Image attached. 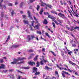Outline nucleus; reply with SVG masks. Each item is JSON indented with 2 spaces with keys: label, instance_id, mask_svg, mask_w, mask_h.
Masks as SVG:
<instances>
[{
  "label": "nucleus",
  "instance_id": "41",
  "mask_svg": "<svg viewBox=\"0 0 79 79\" xmlns=\"http://www.w3.org/2000/svg\"><path fill=\"white\" fill-rule=\"evenodd\" d=\"M74 29H78V30H79V27H75V28H74Z\"/></svg>",
  "mask_w": 79,
  "mask_h": 79
},
{
  "label": "nucleus",
  "instance_id": "17",
  "mask_svg": "<svg viewBox=\"0 0 79 79\" xmlns=\"http://www.w3.org/2000/svg\"><path fill=\"white\" fill-rule=\"evenodd\" d=\"M19 46L18 45H13L11 48H17V47H18Z\"/></svg>",
  "mask_w": 79,
  "mask_h": 79
},
{
  "label": "nucleus",
  "instance_id": "51",
  "mask_svg": "<svg viewBox=\"0 0 79 79\" xmlns=\"http://www.w3.org/2000/svg\"><path fill=\"white\" fill-rule=\"evenodd\" d=\"M48 65L49 66H53V64H49Z\"/></svg>",
  "mask_w": 79,
  "mask_h": 79
},
{
  "label": "nucleus",
  "instance_id": "59",
  "mask_svg": "<svg viewBox=\"0 0 79 79\" xmlns=\"http://www.w3.org/2000/svg\"><path fill=\"white\" fill-rule=\"evenodd\" d=\"M55 74H58V73L57 71H56Z\"/></svg>",
  "mask_w": 79,
  "mask_h": 79
},
{
  "label": "nucleus",
  "instance_id": "49",
  "mask_svg": "<svg viewBox=\"0 0 79 79\" xmlns=\"http://www.w3.org/2000/svg\"><path fill=\"white\" fill-rule=\"evenodd\" d=\"M1 15L2 17H3V12H2Z\"/></svg>",
  "mask_w": 79,
  "mask_h": 79
},
{
  "label": "nucleus",
  "instance_id": "56",
  "mask_svg": "<svg viewBox=\"0 0 79 79\" xmlns=\"http://www.w3.org/2000/svg\"><path fill=\"white\" fill-rule=\"evenodd\" d=\"M1 4V2H0V6L1 7V8H2L3 6H2Z\"/></svg>",
  "mask_w": 79,
  "mask_h": 79
},
{
  "label": "nucleus",
  "instance_id": "31",
  "mask_svg": "<svg viewBox=\"0 0 79 79\" xmlns=\"http://www.w3.org/2000/svg\"><path fill=\"white\" fill-rule=\"evenodd\" d=\"M50 52L52 53V54H53V55H54L55 56H56V54H55V53H54L53 51H50Z\"/></svg>",
  "mask_w": 79,
  "mask_h": 79
},
{
  "label": "nucleus",
  "instance_id": "40",
  "mask_svg": "<svg viewBox=\"0 0 79 79\" xmlns=\"http://www.w3.org/2000/svg\"><path fill=\"white\" fill-rule=\"evenodd\" d=\"M3 59H0V63H3Z\"/></svg>",
  "mask_w": 79,
  "mask_h": 79
},
{
  "label": "nucleus",
  "instance_id": "8",
  "mask_svg": "<svg viewBox=\"0 0 79 79\" xmlns=\"http://www.w3.org/2000/svg\"><path fill=\"white\" fill-rule=\"evenodd\" d=\"M45 5H46V6L49 7L50 8H52V6L49 5L48 4L46 5V4L45 3H42L41 4V6H44Z\"/></svg>",
  "mask_w": 79,
  "mask_h": 79
},
{
  "label": "nucleus",
  "instance_id": "58",
  "mask_svg": "<svg viewBox=\"0 0 79 79\" xmlns=\"http://www.w3.org/2000/svg\"><path fill=\"white\" fill-rule=\"evenodd\" d=\"M34 54H30V56H34Z\"/></svg>",
  "mask_w": 79,
  "mask_h": 79
},
{
  "label": "nucleus",
  "instance_id": "30",
  "mask_svg": "<svg viewBox=\"0 0 79 79\" xmlns=\"http://www.w3.org/2000/svg\"><path fill=\"white\" fill-rule=\"evenodd\" d=\"M39 8H40V6L39 5H38L36 7V9L37 11H39Z\"/></svg>",
  "mask_w": 79,
  "mask_h": 79
},
{
  "label": "nucleus",
  "instance_id": "44",
  "mask_svg": "<svg viewBox=\"0 0 79 79\" xmlns=\"http://www.w3.org/2000/svg\"><path fill=\"white\" fill-rule=\"evenodd\" d=\"M23 69H29V67H23Z\"/></svg>",
  "mask_w": 79,
  "mask_h": 79
},
{
  "label": "nucleus",
  "instance_id": "25",
  "mask_svg": "<svg viewBox=\"0 0 79 79\" xmlns=\"http://www.w3.org/2000/svg\"><path fill=\"white\" fill-rule=\"evenodd\" d=\"M23 5H24V3L21 2L20 5V7H23Z\"/></svg>",
  "mask_w": 79,
  "mask_h": 79
},
{
  "label": "nucleus",
  "instance_id": "64",
  "mask_svg": "<svg viewBox=\"0 0 79 79\" xmlns=\"http://www.w3.org/2000/svg\"><path fill=\"white\" fill-rule=\"evenodd\" d=\"M20 12L21 14H23V11H20Z\"/></svg>",
  "mask_w": 79,
  "mask_h": 79
},
{
  "label": "nucleus",
  "instance_id": "21",
  "mask_svg": "<svg viewBox=\"0 0 79 79\" xmlns=\"http://www.w3.org/2000/svg\"><path fill=\"white\" fill-rule=\"evenodd\" d=\"M45 35H46V36H47L48 37H49V39H50L51 38V36H49V35L47 32L45 33Z\"/></svg>",
  "mask_w": 79,
  "mask_h": 79
},
{
  "label": "nucleus",
  "instance_id": "46",
  "mask_svg": "<svg viewBox=\"0 0 79 79\" xmlns=\"http://www.w3.org/2000/svg\"><path fill=\"white\" fill-rule=\"evenodd\" d=\"M71 6H70V7L71 8V9H72V11H73L74 10H73V5H71Z\"/></svg>",
  "mask_w": 79,
  "mask_h": 79
},
{
  "label": "nucleus",
  "instance_id": "43",
  "mask_svg": "<svg viewBox=\"0 0 79 79\" xmlns=\"http://www.w3.org/2000/svg\"><path fill=\"white\" fill-rule=\"evenodd\" d=\"M8 5H9V6H12V5H13V4H12L11 3H8Z\"/></svg>",
  "mask_w": 79,
  "mask_h": 79
},
{
  "label": "nucleus",
  "instance_id": "36",
  "mask_svg": "<svg viewBox=\"0 0 79 79\" xmlns=\"http://www.w3.org/2000/svg\"><path fill=\"white\" fill-rule=\"evenodd\" d=\"M73 13H74V14H75V15L76 16V17H77L78 16V15L77 14V13H75V12H74V11H73Z\"/></svg>",
  "mask_w": 79,
  "mask_h": 79
},
{
  "label": "nucleus",
  "instance_id": "47",
  "mask_svg": "<svg viewBox=\"0 0 79 79\" xmlns=\"http://www.w3.org/2000/svg\"><path fill=\"white\" fill-rule=\"evenodd\" d=\"M35 0H30V3H32V2H34V1H35Z\"/></svg>",
  "mask_w": 79,
  "mask_h": 79
},
{
  "label": "nucleus",
  "instance_id": "4",
  "mask_svg": "<svg viewBox=\"0 0 79 79\" xmlns=\"http://www.w3.org/2000/svg\"><path fill=\"white\" fill-rule=\"evenodd\" d=\"M34 37V35H30L31 38H30V35H28L27 36V41L28 42H29V40H31V39H33Z\"/></svg>",
  "mask_w": 79,
  "mask_h": 79
},
{
  "label": "nucleus",
  "instance_id": "1",
  "mask_svg": "<svg viewBox=\"0 0 79 79\" xmlns=\"http://www.w3.org/2000/svg\"><path fill=\"white\" fill-rule=\"evenodd\" d=\"M26 59V58L25 57H18V59H15L14 61L12 62H11V64H21V63H24V61H21L20 62H17L18 61H19V60H20V61H21V60H25Z\"/></svg>",
  "mask_w": 79,
  "mask_h": 79
},
{
  "label": "nucleus",
  "instance_id": "12",
  "mask_svg": "<svg viewBox=\"0 0 79 79\" xmlns=\"http://www.w3.org/2000/svg\"><path fill=\"white\" fill-rule=\"evenodd\" d=\"M51 13L53 14H55L56 15H58V14L56 12V11H55L52 10L51 11Z\"/></svg>",
  "mask_w": 79,
  "mask_h": 79
},
{
  "label": "nucleus",
  "instance_id": "26",
  "mask_svg": "<svg viewBox=\"0 0 79 79\" xmlns=\"http://www.w3.org/2000/svg\"><path fill=\"white\" fill-rule=\"evenodd\" d=\"M34 18L35 19V20L36 21V23H38V21H37V19L36 18H35V16H34Z\"/></svg>",
  "mask_w": 79,
  "mask_h": 79
},
{
  "label": "nucleus",
  "instance_id": "6",
  "mask_svg": "<svg viewBox=\"0 0 79 79\" xmlns=\"http://www.w3.org/2000/svg\"><path fill=\"white\" fill-rule=\"evenodd\" d=\"M27 13L28 14V16L29 17V18H30V19H33V18L32 17V16H31V12L30 11L28 10Z\"/></svg>",
  "mask_w": 79,
  "mask_h": 79
},
{
  "label": "nucleus",
  "instance_id": "10",
  "mask_svg": "<svg viewBox=\"0 0 79 79\" xmlns=\"http://www.w3.org/2000/svg\"><path fill=\"white\" fill-rule=\"evenodd\" d=\"M44 14L45 15H47L48 18H49L50 19L52 18V17L50 16V15H49V13L48 12H44Z\"/></svg>",
  "mask_w": 79,
  "mask_h": 79
},
{
  "label": "nucleus",
  "instance_id": "15",
  "mask_svg": "<svg viewBox=\"0 0 79 79\" xmlns=\"http://www.w3.org/2000/svg\"><path fill=\"white\" fill-rule=\"evenodd\" d=\"M43 23L44 24H47L48 23V22H47V20L45 19H44L43 22Z\"/></svg>",
  "mask_w": 79,
  "mask_h": 79
},
{
  "label": "nucleus",
  "instance_id": "20",
  "mask_svg": "<svg viewBox=\"0 0 79 79\" xmlns=\"http://www.w3.org/2000/svg\"><path fill=\"white\" fill-rule=\"evenodd\" d=\"M1 68L2 69H4V68H5V65L3 64H1Z\"/></svg>",
  "mask_w": 79,
  "mask_h": 79
},
{
  "label": "nucleus",
  "instance_id": "28",
  "mask_svg": "<svg viewBox=\"0 0 79 79\" xmlns=\"http://www.w3.org/2000/svg\"><path fill=\"white\" fill-rule=\"evenodd\" d=\"M58 21L60 23H62V22H63V20L60 19H58Z\"/></svg>",
  "mask_w": 79,
  "mask_h": 79
},
{
  "label": "nucleus",
  "instance_id": "48",
  "mask_svg": "<svg viewBox=\"0 0 79 79\" xmlns=\"http://www.w3.org/2000/svg\"><path fill=\"white\" fill-rule=\"evenodd\" d=\"M51 79V78H50V77H46L45 78V79Z\"/></svg>",
  "mask_w": 79,
  "mask_h": 79
},
{
  "label": "nucleus",
  "instance_id": "63",
  "mask_svg": "<svg viewBox=\"0 0 79 79\" xmlns=\"http://www.w3.org/2000/svg\"><path fill=\"white\" fill-rule=\"evenodd\" d=\"M36 64L37 65H39V62H37Z\"/></svg>",
  "mask_w": 79,
  "mask_h": 79
},
{
  "label": "nucleus",
  "instance_id": "34",
  "mask_svg": "<svg viewBox=\"0 0 79 79\" xmlns=\"http://www.w3.org/2000/svg\"><path fill=\"white\" fill-rule=\"evenodd\" d=\"M37 34H42V32H41L40 31H37Z\"/></svg>",
  "mask_w": 79,
  "mask_h": 79
},
{
  "label": "nucleus",
  "instance_id": "52",
  "mask_svg": "<svg viewBox=\"0 0 79 79\" xmlns=\"http://www.w3.org/2000/svg\"><path fill=\"white\" fill-rule=\"evenodd\" d=\"M62 76L63 77H65V75H64V73H62Z\"/></svg>",
  "mask_w": 79,
  "mask_h": 79
},
{
  "label": "nucleus",
  "instance_id": "39",
  "mask_svg": "<svg viewBox=\"0 0 79 79\" xmlns=\"http://www.w3.org/2000/svg\"><path fill=\"white\" fill-rule=\"evenodd\" d=\"M62 73H64V74H68V73L65 71H63Z\"/></svg>",
  "mask_w": 79,
  "mask_h": 79
},
{
  "label": "nucleus",
  "instance_id": "9",
  "mask_svg": "<svg viewBox=\"0 0 79 79\" xmlns=\"http://www.w3.org/2000/svg\"><path fill=\"white\" fill-rule=\"evenodd\" d=\"M28 63L31 66H33V65L35 64V63L34 62V61H29L28 62Z\"/></svg>",
  "mask_w": 79,
  "mask_h": 79
},
{
  "label": "nucleus",
  "instance_id": "62",
  "mask_svg": "<svg viewBox=\"0 0 79 79\" xmlns=\"http://www.w3.org/2000/svg\"><path fill=\"white\" fill-rule=\"evenodd\" d=\"M36 39L37 40H39V38H38V36H36Z\"/></svg>",
  "mask_w": 79,
  "mask_h": 79
},
{
  "label": "nucleus",
  "instance_id": "55",
  "mask_svg": "<svg viewBox=\"0 0 79 79\" xmlns=\"http://www.w3.org/2000/svg\"><path fill=\"white\" fill-rule=\"evenodd\" d=\"M42 51H43V52H45V48H43L42 49Z\"/></svg>",
  "mask_w": 79,
  "mask_h": 79
},
{
  "label": "nucleus",
  "instance_id": "3",
  "mask_svg": "<svg viewBox=\"0 0 79 79\" xmlns=\"http://www.w3.org/2000/svg\"><path fill=\"white\" fill-rule=\"evenodd\" d=\"M33 73H36L35 74V75H38L39 74H40V72H37V69L35 67H34L33 68Z\"/></svg>",
  "mask_w": 79,
  "mask_h": 79
},
{
  "label": "nucleus",
  "instance_id": "5",
  "mask_svg": "<svg viewBox=\"0 0 79 79\" xmlns=\"http://www.w3.org/2000/svg\"><path fill=\"white\" fill-rule=\"evenodd\" d=\"M58 16L63 19L65 18H66L65 16H64V15L63 14H61V13H60L58 14Z\"/></svg>",
  "mask_w": 79,
  "mask_h": 79
},
{
  "label": "nucleus",
  "instance_id": "24",
  "mask_svg": "<svg viewBox=\"0 0 79 79\" xmlns=\"http://www.w3.org/2000/svg\"><path fill=\"white\" fill-rule=\"evenodd\" d=\"M43 11H44L43 9H41L40 12V15H42V13H43Z\"/></svg>",
  "mask_w": 79,
  "mask_h": 79
},
{
  "label": "nucleus",
  "instance_id": "57",
  "mask_svg": "<svg viewBox=\"0 0 79 79\" xmlns=\"http://www.w3.org/2000/svg\"><path fill=\"white\" fill-rule=\"evenodd\" d=\"M14 70L13 69H12L10 70V72H12V71H13Z\"/></svg>",
  "mask_w": 79,
  "mask_h": 79
},
{
  "label": "nucleus",
  "instance_id": "38",
  "mask_svg": "<svg viewBox=\"0 0 79 79\" xmlns=\"http://www.w3.org/2000/svg\"><path fill=\"white\" fill-rule=\"evenodd\" d=\"M17 71L19 73H21V74L23 73V72H21V71H20L18 70H17Z\"/></svg>",
  "mask_w": 79,
  "mask_h": 79
},
{
  "label": "nucleus",
  "instance_id": "7",
  "mask_svg": "<svg viewBox=\"0 0 79 79\" xmlns=\"http://www.w3.org/2000/svg\"><path fill=\"white\" fill-rule=\"evenodd\" d=\"M47 60H45L44 59H43V60L40 61V63L41 64L43 65L44 64H45V63H46V62H47Z\"/></svg>",
  "mask_w": 79,
  "mask_h": 79
},
{
  "label": "nucleus",
  "instance_id": "54",
  "mask_svg": "<svg viewBox=\"0 0 79 79\" xmlns=\"http://www.w3.org/2000/svg\"><path fill=\"white\" fill-rule=\"evenodd\" d=\"M29 26H30V28H31V31H32L33 29H32V27H31V26L30 25Z\"/></svg>",
  "mask_w": 79,
  "mask_h": 79
},
{
  "label": "nucleus",
  "instance_id": "53",
  "mask_svg": "<svg viewBox=\"0 0 79 79\" xmlns=\"http://www.w3.org/2000/svg\"><path fill=\"white\" fill-rule=\"evenodd\" d=\"M52 79H56V78L55 77H52Z\"/></svg>",
  "mask_w": 79,
  "mask_h": 79
},
{
  "label": "nucleus",
  "instance_id": "29",
  "mask_svg": "<svg viewBox=\"0 0 79 79\" xmlns=\"http://www.w3.org/2000/svg\"><path fill=\"white\" fill-rule=\"evenodd\" d=\"M51 19H52V20L53 21H55V17H51Z\"/></svg>",
  "mask_w": 79,
  "mask_h": 79
},
{
  "label": "nucleus",
  "instance_id": "2",
  "mask_svg": "<svg viewBox=\"0 0 79 79\" xmlns=\"http://www.w3.org/2000/svg\"><path fill=\"white\" fill-rule=\"evenodd\" d=\"M35 23V21H33L31 22V25L32 26H33V27H34V28L35 29H37L38 30H39V26H40V23H38L37 25H36L35 26V27H34V24Z\"/></svg>",
  "mask_w": 79,
  "mask_h": 79
},
{
  "label": "nucleus",
  "instance_id": "45",
  "mask_svg": "<svg viewBox=\"0 0 79 79\" xmlns=\"http://www.w3.org/2000/svg\"><path fill=\"white\" fill-rule=\"evenodd\" d=\"M28 52H34V50H30L28 51Z\"/></svg>",
  "mask_w": 79,
  "mask_h": 79
},
{
  "label": "nucleus",
  "instance_id": "13",
  "mask_svg": "<svg viewBox=\"0 0 79 79\" xmlns=\"http://www.w3.org/2000/svg\"><path fill=\"white\" fill-rule=\"evenodd\" d=\"M69 63L70 64H72L73 66H74V65H76V66H77V65H76V64H75L74 63L72 62V61H69Z\"/></svg>",
  "mask_w": 79,
  "mask_h": 79
},
{
  "label": "nucleus",
  "instance_id": "11",
  "mask_svg": "<svg viewBox=\"0 0 79 79\" xmlns=\"http://www.w3.org/2000/svg\"><path fill=\"white\" fill-rule=\"evenodd\" d=\"M66 50H67L68 53V54H69V55H71V54L72 53V51H69V50H68V48H65Z\"/></svg>",
  "mask_w": 79,
  "mask_h": 79
},
{
  "label": "nucleus",
  "instance_id": "18",
  "mask_svg": "<svg viewBox=\"0 0 79 79\" xmlns=\"http://www.w3.org/2000/svg\"><path fill=\"white\" fill-rule=\"evenodd\" d=\"M23 23H25V24H29V23L28 22V21L27 20H24L23 21Z\"/></svg>",
  "mask_w": 79,
  "mask_h": 79
},
{
  "label": "nucleus",
  "instance_id": "61",
  "mask_svg": "<svg viewBox=\"0 0 79 79\" xmlns=\"http://www.w3.org/2000/svg\"><path fill=\"white\" fill-rule=\"evenodd\" d=\"M60 3L61 5H63V2H62V1H60Z\"/></svg>",
  "mask_w": 79,
  "mask_h": 79
},
{
  "label": "nucleus",
  "instance_id": "50",
  "mask_svg": "<svg viewBox=\"0 0 79 79\" xmlns=\"http://www.w3.org/2000/svg\"><path fill=\"white\" fill-rule=\"evenodd\" d=\"M66 27L67 28V29H68L69 30V28L68 27V25H66Z\"/></svg>",
  "mask_w": 79,
  "mask_h": 79
},
{
  "label": "nucleus",
  "instance_id": "23",
  "mask_svg": "<svg viewBox=\"0 0 79 79\" xmlns=\"http://www.w3.org/2000/svg\"><path fill=\"white\" fill-rule=\"evenodd\" d=\"M45 68L48 70H49V69H51V70H52V68H50L48 67V66H45Z\"/></svg>",
  "mask_w": 79,
  "mask_h": 79
},
{
  "label": "nucleus",
  "instance_id": "14",
  "mask_svg": "<svg viewBox=\"0 0 79 79\" xmlns=\"http://www.w3.org/2000/svg\"><path fill=\"white\" fill-rule=\"evenodd\" d=\"M10 11L11 12L12 11V12L11 13V15L12 16H13V15H14V14H15V13H14V10H13V9H11Z\"/></svg>",
  "mask_w": 79,
  "mask_h": 79
},
{
  "label": "nucleus",
  "instance_id": "27",
  "mask_svg": "<svg viewBox=\"0 0 79 79\" xmlns=\"http://www.w3.org/2000/svg\"><path fill=\"white\" fill-rule=\"evenodd\" d=\"M73 72H74V73H75V75H76L77 76H79V74H78V73H77V72H76V71H73Z\"/></svg>",
  "mask_w": 79,
  "mask_h": 79
},
{
  "label": "nucleus",
  "instance_id": "42",
  "mask_svg": "<svg viewBox=\"0 0 79 79\" xmlns=\"http://www.w3.org/2000/svg\"><path fill=\"white\" fill-rule=\"evenodd\" d=\"M54 22L57 24V25H58V24H59V23H58L57 21H56V20H55L54 21Z\"/></svg>",
  "mask_w": 79,
  "mask_h": 79
},
{
  "label": "nucleus",
  "instance_id": "16",
  "mask_svg": "<svg viewBox=\"0 0 79 79\" xmlns=\"http://www.w3.org/2000/svg\"><path fill=\"white\" fill-rule=\"evenodd\" d=\"M74 53H75V54H77V52H78V49H74Z\"/></svg>",
  "mask_w": 79,
  "mask_h": 79
},
{
  "label": "nucleus",
  "instance_id": "35",
  "mask_svg": "<svg viewBox=\"0 0 79 79\" xmlns=\"http://www.w3.org/2000/svg\"><path fill=\"white\" fill-rule=\"evenodd\" d=\"M52 23L53 27H54V28H55V23L52 22Z\"/></svg>",
  "mask_w": 79,
  "mask_h": 79
},
{
  "label": "nucleus",
  "instance_id": "33",
  "mask_svg": "<svg viewBox=\"0 0 79 79\" xmlns=\"http://www.w3.org/2000/svg\"><path fill=\"white\" fill-rule=\"evenodd\" d=\"M23 18L24 19H26V16L25 15H22Z\"/></svg>",
  "mask_w": 79,
  "mask_h": 79
},
{
  "label": "nucleus",
  "instance_id": "19",
  "mask_svg": "<svg viewBox=\"0 0 79 79\" xmlns=\"http://www.w3.org/2000/svg\"><path fill=\"white\" fill-rule=\"evenodd\" d=\"M39 56V55H37L34 58V61H37V58H38V57Z\"/></svg>",
  "mask_w": 79,
  "mask_h": 79
},
{
  "label": "nucleus",
  "instance_id": "60",
  "mask_svg": "<svg viewBox=\"0 0 79 79\" xmlns=\"http://www.w3.org/2000/svg\"><path fill=\"white\" fill-rule=\"evenodd\" d=\"M62 69H63L64 70H65V71H67V69H66L65 68H62Z\"/></svg>",
  "mask_w": 79,
  "mask_h": 79
},
{
  "label": "nucleus",
  "instance_id": "37",
  "mask_svg": "<svg viewBox=\"0 0 79 79\" xmlns=\"http://www.w3.org/2000/svg\"><path fill=\"white\" fill-rule=\"evenodd\" d=\"M3 73H7L8 72V70H5L2 71Z\"/></svg>",
  "mask_w": 79,
  "mask_h": 79
},
{
  "label": "nucleus",
  "instance_id": "22",
  "mask_svg": "<svg viewBox=\"0 0 79 79\" xmlns=\"http://www.w3.org/2000/svg\"><path fill=\"white\" fill-rule=\"evenodd\" d=\"M9 76L10 78H14V76L13 75H9Z\"/></svg>",
  "mask_w": 79,
  "mask_h": 79
},
{
  "label": "nucleus",
  "instance_id": "32",
  "mask_svg": "<svg viewBox=\"0 0 79 79\" xmlns=\"http://www.w3.org/2000/svg\"><path fill=\"white\" fill-rule=\"evenodd\" d=\"M10 36H8V38L7 39V40H6V42H8V40H9V39H10Z\"/></svg>",
  "mask_w": 79,
  "mask_h": 79
}]
</instances>
